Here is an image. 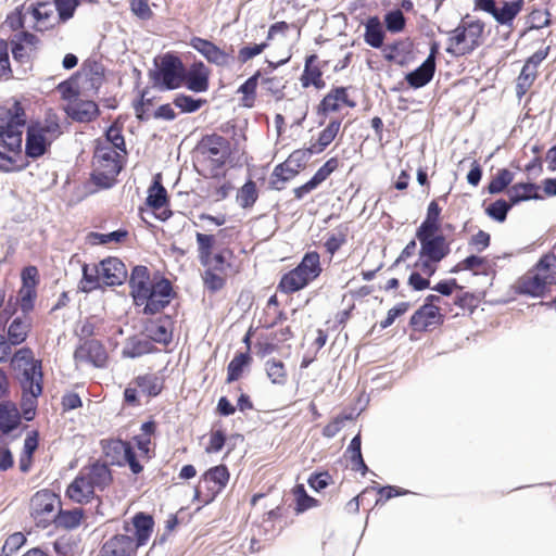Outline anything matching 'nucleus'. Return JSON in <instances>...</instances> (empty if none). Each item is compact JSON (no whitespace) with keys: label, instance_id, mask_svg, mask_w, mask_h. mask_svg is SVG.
<instances>
[{"label":"nucleus","instance_id":"29","mask_svg":"<svg viewBox=\"0 0 556 556\" xmlns=\"http://www.w3.org/2000/svg\"><path fill=\"white\" fill-rule=\"evenodd\" d=\"M132 525L136 535L134 541L138 548L148 542L153 530L154 521L152 516L144 513H138L132 518Z\"/></svg>","mask_w":556,"mask_h":556},{"label":"nucleus","instance_id":"51","mask_svg":"<svg viewBox=\"0 0 556 556\" xmlns=\"http://www.w3.org/2000/svg\"><path fill=\"white\" fill-rule=\"evenodd\" d=\"M409 48L410 43L407 41H395L383 48V54L388 61L401 63Z\"/></svg>","mask_w":556,"mask_h":556},{"label":"nucleus","instance_id":"36","mask_svg":"<svg viewBox=\"0 0 556 556\" xmlns=\"http://www.w3.org/2000/svg\"><path fill=\"white\" fill-rule=\"evenodd\" d=\"M478 37H450L446 51L455 56H462L472 52L480 42Z\"/></svg>","mask_w":556,"mask_h":556},{"label":"nucleus","instance_id":"32","mask_svg":"<svg viewBox=\"0 0 556 556\" xmlns=\"http://www.w3.org/2000/svg\"><path fill=\"white\" fill-rule=\"evenodd\" d=\"M539 186L533 182H521L511 186L508 191V198L511 204H518L521 201L531 199H541L538 194Z\"/></svg>","mask_w":556,"mask_h":556},{"label":"nucleus","instance_id":"56","mask_svg":"<svg viewBox=\"0 0 556 556\" xmlns=\"http://www.w3.org/2000/svg\"><path fill=\"white\" fill-rule=\"evenodd\" d=\"M296 500V511L303 513L317 504V501L306 493L303 484L295 485L293 490Z\"/></svg>","mask_w":556,"mask_h":556},{"label":"nucleus","instance_id":"6","mask_svg":"<svg viewBox=\"0 0 556 556\" xmlns=\"http://www.w3.org/2000/svg\"><path fill=\"white\" fill-rule=\"evenodd\" d=\"M321 273L320 256L317 252H307L300 264L282 276L278 288L285 293H293L305 288Z\"/></svg>","mask_w":556,"mask_h":556},{"label":"nucleus","instance_id":"64","mask_svg":"<svg viewBox=\"0 0 556 556\" xmlns=\"http://www.w3.org/2000/svg\"><path fill=\"white\" fill-rule=\"evenodd\" d=\"M130 445L129 442H125L122 440H112L108 443V445L104 447L106 456H112L113 459H116V462L119 464L121 459L119 456H123L128 446Z\"/></svg>","mask_w":556,"mask_h":556},{"label":"nucleus","instance_id":"9","mask_svg":"<svg viewBox=\"0 0 556 556\" xmlns=\"http://www.w3.org/2000/svg\"><path fill=\"white\" fill-rule=\"evenodd\" d=\"M173 296L174 291L170 281L166 278H161L154 281L147 294L138 300L135 305L143 306V314L154 315L163 311L170 303Z\"/></svg>","mask_w":556,"mask_h":556},{"label":"nucleus","instance_id":"39","mask_svg":"<svg viewBox=\"0 0 556 556\" xmlns=\"http://www.w3.org/2000/svg\"><path fill=\"white\" fill-rule=\"evenodd\" d=\"M83 516L84 511L81 508H74L70 510H62L61 508H59L53 522L58 527H62L65 529H75L80 525Z\"/></svg>","mask_w":556,"mask_h":556},{"label":"nucleus","instance_id":"26","mask_svg":"<svg viewBox=\"0 0 556 556\" xmlns=\"http://www.w3.org/2000/svg\"><path fill=\"white\" fill-rule=\"evenodd\" d=\"M191 46L210 63H214L219 66L228 63V54L206 39L192 37Z\"/></svg>","mask_w":556,"mask_h":556},{"label":"nucleus","instance_id":"42","mask_svg":"<svg viewBox=\"0 0 556 556\" xmlns=\"http://www.w3.org/2000/svg\"><path fill=\"white\" fill-rule=\"evenodd\" d=\"M83 278L80 281V290L84 292H90L99 287V279L101 277L100 265L93 264L83 265Z\"/></svg>","mask_w":556,"mask_h":556},{"label":"nucleus","instance_id":"25","mask_svg":"<svg viewBox=\"0 0 556 556\" xmlns=\"http://www.w3.org/2000/svg\"><path fill=\"white\" fill-rule=\"evenodd\" d=\"M51 139L40 132V130L36 129L31 125L28 126L26 132V143H25V153L27 156L31 159H37L43 155L51 144Z\"/></svg>","mask_w":556,"mask_h":556},{"label":"nucleus","instance_id":"34","mask_svg":"<svg viewBox=\"0 0 556 556\" xmlns=\"http://www.w3.org/2000/svg\"><path fill=\"white\" fill-rule=\"evenodd\" d=\"M96 146L113 148L123 154L127 153L122 128L116 124H113L108 128L104 139H98Z\"/></svg>","mask_w":556,"mask_h":556},{"label":"nucleus","instance_id":"7","mask_svg":"<svg viewBox=\"0 0 556 556\" xmlns=\"http://www.w3.org/2000/svg\"><path fill=\"white\" fill-rule=\"evenodd\" d=\"M155 66L151 78L159 89L174 90L184 86L185 65L177 55L165 53L155 59Z\"/></svg>","mask_w":556,"mask_h":556},{"label":"nucleus","instance_id":"15","mask_svg":"<svg viewBox=\"0 0 556 556\" xmlns=\"http://www.w3.org/2000/svg\"><path fill=\"white\" fill-rule=\"evenodd\" d=\"M74 358L78 364L89 363L94 367L103 368L106 365L108 354L99 341L88 340L76 349Z\"/></svg>","mask_w":556,"mask_h":556},{"label":"nucleus","instance_id":"28","mask_svg":"<svg viewBox=\"0 0 556 556\" xmlns=\"http://www.w3.org/2000/svg\"><path fill=\"white\" fill-rule=\"evenodd\" d=\"M441 319L437 305L424 304L410 317V326L418 331L426 330Z\"/></svg>","mask_w":556,"mask_h":556},{"label":"nucleus","instance_id":"58","mask_svg":"<svg viewBox=\"0 0 556 556\" xmlns=\"http://www.w3.org/2000/svg\"><path fill=\"white\" fill-rule=\"evenodd\" d=\"M195 238L199 250V260L200 262H205V260L207 261L208 254L212 253L215 238L212 235H205L201 232H197Z\"/></svg>","mask_w":556,"mask_h":556},{"label":"nucleus","instance_id":"4","mask_svg":"<svg viewBox=\"0 0 556 556\" xmlns=\"http://www.w3.org/2000/svg\"><path fill=\"white\" fill-rule=\"evenodd\" d=\"M556 285V245L552 253L543 255L536 265L518 281V291L531 296H542Z\"/></svg>","mask_w":556,"mask_h":556},{"label":"nucleus","instance_id":"30","mask_svg":"<svg viewBox=\"0 0 556 556\" xmlns=\"http://www.w3.org/2000/svg\"><path fill=\"white\" fill-rule=\"evenodd\" d=\"M21 421V415L13 402L0 403V430L8 434L16 429Z\"/></svg>","mask_w":556,"mask_h":556},{"label":"nucleus","instance_id":"52","mask_svg":"<svg viewBox=\"0 0 556 556\" xmlns=\"http://www.w3.org/2000/svg\"><path fill=\"white\" fill-rule=\"evenodd\" d=\"M514 204L509 201L506 202L503 199L496 200L495 202L491 203L486 208L485 213L488 216H490L492 219L503 223L506 220L507 214L509 210L511 208Z\"/></svg>","mask_w":556,"mask_h":556},{"label":"nucleus","instance_id":"8","mask_svg":"<svg viewBox=\"0 0 556 556\" xmlns=\"http://www.w3.org/2000/svg\"><path fill=\"white\" fill-rule=\"evenodd\" d=\"M61 506L59 496L50 490L36 492L30 500V515L37 526L46 528L54 521Z\"/></svg>","mask_w":556,"mask_h":556},{"label":"nucleus","instance_id":"41","mask_svg":"<svg viewBox=\"0 0 556 556\" xmlns=\"http://www.w3.org/2000/svg\"><path fill=\"white\" fill-rule=\"evenodd\" d=\"M265 370L268 379L273 384L285 386L288 375L285 364L276 358H270L265 363Z\"/></svg>","mask_w":556,"mask_h":556},{"label":"nucleus","instance_id":"61","mask_svg":"<svg viewBox=\"0 0 556 556\" xmlns=\"http://www.w3.org/2000/svg\"><path fill=\"white\" fill-rule=\"evenodd\" d=\"M346 241V235L342 229H337L329 233L325 248L328 253L333 255Z\"/></svg>","mask_w":556,"mask_h":556},{"label":"nucleus","instance_id":"60","mask_svg":"<svg viewBox=\"0 0 556 556\" xmlns=\"http://www.w3.org/2000/svg\"><path fill=\"white\" fill-rule=\"evenodd\" d=\"M56 90L60 92L62 99L68 101V103L77 100L79 96L77 83L72 78L60 83Z\"/></svg>","mask_w":556,"mask_h":556},{"label":"nucleus","instance_id":"38","mask_svg":"<svg viewBox=\"0 0 556 556\" xmlns=\"http://www.w3.org/2000/svg\"><path fill=\"white\" fill-rule=\"evenodd\" d=\"M298 173L296 168L291 167L286 162L281 163L274 168L269 185L275 190H282L285 184L294 178Z\"/></svg>","mask_w":556,"mask_h":556},{"label":"nucleus","instance_id":"63","mask_svg":"<svg viewBox=\"0 0 556 556\" xmlns=\"http://www.w3.org/2000/svg\"><path fill=\"white\" fill-rule=\"evenodd\" d=\"M439 229L440 220L424 219L416 230V239L441 236Z\"/></svg>","mask_w":556,"mask_h":556},{"label":"nucleus","instance_id":"49","mask_svg":"<svg viewBox=\"0 0 556 556\" xmlns=\"http://www.w3.org/2000/svg\"><path fill=\"white\" fill-rule=\"evenodd\" d=\"M514 180V174L506 169H500L496 175L491 179L488 191L491 194H496L502 192L510 182Z\"/></svg>","mask_w":556,"mask_h":556},{"label":"nucleus","instance_id":"20","mask_svg":"<svg viewBox=\"0 0 556 556\" xmlns=\"http://www.w3.org/2000/svg\"><path fill=\"white\" fill-rule=\"evenodd\" d=\"M339 161L337 157L329 159L307 182L293 190L295 199L301 200L307 193L315 190L337 169Z\"/></svg>","mask_w":556,"mask_h":556},{"label":"nucleus","instance_id":"18","mask_svg":"<svg viewBox=\"0 0 556 556\" xmlns=\"http://www.w3.org/2000/svg\"><path fill=\"white\" fill-rule=\"evenodd\" d=\"M210 71L202 62H194L189 68L185 66L184 85L193 92L208 89Z\"/></svg>","mask_w":556,"mask_h":556},{"label":"nucleus","instance_id":"59","mask_svg":"<svg viewBox=\"0 0 556 556\" xmlns=\"http://www.w3.org/2000/svg\"><path fill=\"white\" fill-rule=\"evenodd\" d=\"M36 298V288L30 286H22L18 291V299L21 308L24 313H27L34 307V299Z\"/></svg>","mask_w":556,"mask_h":556},{"label":"nucleus","instance_id":"21","mask_svg":"<svg viewBox=\"0 0 556 556\" xmlns=\"http://www.w3.org/2000/svg\"><path fill=\"white\" fill-rule=\"evenodd\" d=\"M65 112L74 121L88 123L99 115V108L91 100L77 99L65 106Z\"/></svg>","mask_w":556,"mask_h":556},{"label":"nucleus","instance_id":"27","mask_svg":"<svg viewBox=\"0 0 556 556\" xmlns=\"http://www.w3.org/2000/svg\"><path fill=\"white\" fill-rule=\"evenodd\" d=\"M341 104H345L349 108L355 106V102L349 99L345 87L332 89L319 103L318 113L326 114L328 112L338 111Z\"/></svg>","mask_w":556,"mask_h":556},{"label":"nucleus","instance_id":"40","mask_svg":"<svg viewBox=\"0 0 556 556\" xmlns=\"http://www.w3.org/2000/svg\"><path fill=\"white\" fill-rule=\"evenodd\" d=\"M361 445V435L357 434L351 440L345 453L349 454L352 469L355 471H362L364 476L368 471V468L363 459Z\"/></svg>","mask_w":556,"mask_h":556},{"label":"nucleus","instance_id":"3","mask_svg":"<svg viewBox=\"0 0 556 556\" xmlns=\"http://www.w3.org/2000/svg\"><path fill=\"white\" fill-rule=\"evenodd\" d=\"M112 480L110 468L105 464L94 463L79 471L67 486L66 495L76 503H88L96 492L104 491Z\"/></svg>","mask_w":556,"mask_h":556},{"label":"nucleus","instance_id":"44","mask_svg":"<svg viewBox=\"0 0 556 556\" xmlns=\"http://www.w3.org/2000/svg\"><path fill=\"white\" fill-rule=\"evenodd\" d=\"M257 198V188L253 180H248L237 192V202L242 208L253 206Z\"/></svg>","mask_w":556,"mask_h":556},{"label":"nucleus","instance_id":"2","mask_svg":"<svg viewBox=\"0 0 556 556\" xmlns=\"http://www.w3.org/2000/svg\"><path fill=\"white\" fill-rule=\"evenodd\" d=\"M26 114L17 100L0 104V169L11 170L22 149Z\"/></svg>","mask_w":556,"mask_h":556},{"label":"nucleus","instance_id":"5","mask_svg":"<svg viewBox=\"0 0 556 556\" xmlns=\"http://www.w3.org/2000/svg\"><path fill=\"white\" fill-rule=\"evenodd\" d=\"M123 153L113 148L96 146L92 159L91 179L100 188L109 189L115 181L116 176L123 168Z\"/></svg>","mask_w":556,"mask_h":556},{"label":"nucleus","instance_id":"57","mask_svg":"<svg viewBox=\"0 0 556 556\" xmlns=\"http://www.w3.org/2000/svg\"><path fill=\"white\" fill-rule=\"evenodd\" d=\"M130 12L141 21H149L154 13L149 4V0H128Z\"/></svg>","mask_w":556,"mask_h":556},{"label":"nucleus","instance_id":"46","mask_svg":"<svg viewBox=\"0 0 556 556\" xmlns=\"http://www.w3.org/2000/svg\"><path fill=\"white\" fill-rule=\"evenodd\" d=\"M167 202V191L159 182L154 181L148 190L147 204L153 208L159 210L163 207Z\"/></svg>","mask_w":556,"mask_h":556},{"label":"nucleus","instance_id":"1","mask_svg":"<svg viewBox=\"0 0 556 556\" xmlns=\"http://www.w3.org/2000/svg\"><path fill=\"white\" fill-rule=\"evenodd\" d=\"M15 379L22 390L21 409L25 420L35 418L38 397L43 390V375L41 362L35 359L29 349H20L11 359Z\"/></svg>","mask_w":556,"mask_h":556},{"label":"nucleus","instance_id":"10","mask_svg":"<svg viewBox=\"0 0 556 556\" xmlns=\"http://www.w3.org/2000/svg\"><path fill=\"white\" fill-rule=\"evenodd\" d=\"M229 481V471L225 465H218L210 468L202 476L199 488L195 490V496L202 494L205 489L203 502H212L227 485Z\"/></svg>","mask_w":556,"mask_h":556},{"label":"nucleus","instance_id":"47","mask_svg":"<svg viewBox=\"0 0 556 556\" xmlns=\"http://www.w3.org/2000/svg\"><path fill=\"white\" fill-rule=\"evenodd\" d=\"M536 78V70L530 67L529 64H525L518 78L516 85V93L518 98H521L526 92L530 89L532 84Z\"/></svg>","mask_w":556,"mask_h":556},{"label":"nucleus","instance_id":"48","mask_svg":"<svg viewBox=\"0 0 556 556\" xmlns=\"http://www.w3.org/2000/svg\"><path fill=\"white\" fill-rule=\"evenodd\" d=\"M549 12L546 9H534L526 17V30L541 29L551 22Z\"/></svg>","mask_w":556,"mask_h":556},{"label":"nucleus","instance_id":"45","mask_svg":"<svg viewBox=\"0 0 556 556\" xmlns=\"http://www.w3.org/2000/svg\"><path fill=\"white\" fill-rule=\"evenodd\" d=\"M136 384L149 396H156L163 388L161 379L153 374L137 377Z\"/></svg>","mask_w":556,"mask_h":556},{"label":"nucleus","instance_id":"23","mask_svg":"<svg viewBox=\"0 0 556 556\" xmlns=\"http://www.w3.org/2000/svg\"><path fill=\"white\" fill-rule=\"evenodd\" d=\"M2 29L18 33L17 35H31L28 8H25L23 4L8 14L5 21L2 23Z\"/></svg>","mask_w":556,"mask_h":556},{"label":"nucleus","instance_id":"33","mask_svg":"<svg viewBox=\"0 0 556 556\" xmlns=\"http://www.w3.org/2000/svg\"><path fill=\"white\" fill-rule=\"evenodd\" d=\"M154 345L151 340L147 338L132 337L129 338L123 349V356L128 358H137L144 354L152 353Z\"/></svg>","mask_w":556,"mask_h":556},{"label":"nucleus","instance_id":"31","mask_svg":"<svg viewBox=\"0 0 556 556\" xmlns=\"http://www.w3.org/2000/svg\"><path fill=\"white\" fill-rule=\"evenodd\" d=\"M317 61V55L312 54L306 58L305 66L303 74L301 76V83L303 87H308L313 85L317 89H323L325 87V81L321 78V71L318 66L315 65Z\"/></svg>","mask_w":556,"mask_h":556},{"label":"nucleus","instance_id":"14","mask_svg":"<svg viewBox=\"0 0 556 556\" xmlns=\"http://www.w3.org/2000/svg\"><path fill=\"white\" fill-rule=\"evenodd\" d=\"M438 49V45L435 42L432 43L427 59L416 70L406 74L405 80L412 88L418 89L431 81L435 73Z\"/></svg>","mask_w":556,"mask_h":556},{"label":"nucleus","instance_id":"16","mask_svg":"<svg viewBox=\"0 0 556 556\" xmlns=\"http://www.w3.org/2000/svg\"><path fill=\"white\" fill-rule=\"evenodd\" d=\"M137 549L134 538L116 534L102 545L100 556H135Z\"/></svg>","mask_w":556,"mask_h":556},{"label":"nucleus","instance_id":"12","mask_svg":"<svg viewBox=\"0 0 556 556\" xmlns=\"http://www.w3.org/2000/svg\"><path fill=\"white\" fill-rule=\"evenodd\" d=\"M199 150L202 154L207 155L216 167L225 165L230 155V143L225 137L212 134L202 138L199 143Z\"/></svg>","mask_w":556,"mask_h":556},{"label":"nucleus","instance_id":"55","mask_svg":"<svg viewBox=\"0 0 556 556\" xmlns=\"http://www.w3.org/2000/svg\"><path fill=\"white\" fill-rule=\"evenodd\" d=\"M406 20L400 9L388 12L384 16V24L389 31L400 33L405 27Z\"/></svg>","mask_w":556,"mask_h":556},{"label":"nucleus","instance_id":"11","mask_svg":"<svg viewBox=\"0 0 556 556\" xmlns=\"http://www.w3.org/2000/svg\"><path fill=\"white\" fill-rule=\"evenodd\" d=\"M525 0L504 1L502 7H496L494 0H475V9L491 14L502 25H509L521 12Z\"/></svg>","mask_w":556,"mask_h":556},{"label":"nucleus","instance_id":"24","mask_svg":"<svg viewBox=\"0 0 556 556\" xmlns=\"http://www.w3.org/2000/svg\"><path fill=\"white\" fill-rule=\"evenodd\" d=\"M153 283L154 281H151L149 269L146 266H135L129 278L130 294L134 303L147 294Z\"/></svg>","mask_w":556,"mask_h":556},{"label":"nucleus","instance_id":"17","mask_svg":"<svg viewBox=\"0 0 556 556\" xmlns=\"http://www.w3.org/2000/svg\"><path fill=\"white\" fill-rule=\"evenodd\" d=\"M417 240L420 243L419 255L421 257H429L434 262H441L450 254V243L443 235Z\"/></svg>","mask_w":556,"mask_h":556},{"label":"nucleus","instance_id":"35","mask_svg":"<svg viewBox=\"0 0 556 556\" xmlns=\"http://www.w3.org/2000/svg\"><path fill=\"white\" fill-rule=\"evenodd\" d=\"M341 127V122L339 119L331 121L325 129H323L318 136V140L316 143L311 144L309 151L311 153H320L323 152L337 137Z\"/></svg>","mask_w":556,"mask_h":556},{"label":"nucleus","instance_id":"50","mask_svg":"<svg viewBox=\"0 0 556 556\" xmlns=\"http://www.w3.org/2000/svg\"><path fill=\"white\" fill-rule=\"evenodd\" d=\"M28 332V325L20 318H15L8 329V341L12 345L21 344L25 341Z\"/></svg>","mask_w":556,"mask_h":556},{"label":"nucleus","instance_id":"22","mask_svg":"<svg viewBox=\"0 0 556 556\" xmlns=\"http://www.w3.org/2000/svg\"><path fill=\"white\" fill-rule=\"evenodd\" d=\"M147 337L151 342L167 345L173 339V321L169 316L151 320L146 325Z\"/></svg>","mask_w":556,"mask_h":556},{"label":"nucleus","instance_id":"54","mask_svg":"<svg viewBox=\"0 0 556 556\" xmlns=\"http://www.w3.org/2000/svg\"><path fill=\"white\" fill-rule=\"evenodd\" d=\"M53 8L56 16H59V22L64 23L73 17L76 9L77 1L76 0H54Z\"/></svg>","mask_w":556,"mask_h":556},{"label":"nucleus","instance_id":"62","mask_svg":"<svg viewBox=\"0 0 556 556\" xmlns=\"http://www.w3.org/2000/svg\"><path fill=\"white\" fill-rule=\"evenodd\" d=\"M25 541L26 539L21 532L11 534L2 546V556H11L24 545Z\"/></svg>","mask_w":556,"mask_h":556},{"label":"nucleus","instance_id":"43","mask_svg":"<svg viewBox=\"0 0 556 556\" xmlns=\"http://www.w3.org/2000/svg\"><path fill=\"white\" fill-rule=\"evenodd\" d=\"M251 356L248 352L237 354L228 364L227 367V382L231 383L237 381L244 368L250 364Z\"/></svg>","mask_w":556,"mask_h":556},{"label":"nucleus","instance_id":"13","mask_svg":"<svg viewBox=\"0 0 556 556\" xmlns=\"http://www.w3.org/2000/svg\"><path fill=\"white\" fill-rule=\"evenodd\" d=\"M28 17L34 31H46L60 24L53 4L39 2L28 8Z\"/></svg>","mask_w":556,"mask_h":556},{"label":"nucleus","instance_id":"37","mask_svg":"<svg viewBox=\"0 0 556 556\" xmlns=\"http://www.w3.org/2000/svg\"><path fill=\"white\" fill-rule=\"evenodd\" d=\"M31 126L40 130V132L49 137L51 140H54L61 135L60 118L51 109L46 112L42 123H37Z\"/></svg>","mask_w":556,"mask_h":556},{"label":"nucleus","instance_id":"19","mask_svg":"<svg viewBox=\"0 0 556 556\" xmlns=\"http://www.w3.org/2000/svg\"><path fill=\"white\" fill-rule=\"evenodd\" d=\"M101 278L106 286H121L127 278L125 264L117 257H108L100 262Z\"/></svg>","mask_w":556,"mask_h":556},{"label":"nucleus","instance_id":"53","mask_svg":"<svg viewBox=\"0 0 556 556\" xmlns=\"http://www.w3.org/2000/svg\"><path fill=\"white\" fill-rule=\"evenodd\" d=\"M206 100L204 99H194L191 96L187 94H177L173 101L176 108L180 109L184 113H193L197 112Z\"/></svg>","mask_w":556,"mask_h":556}]
</instances>
